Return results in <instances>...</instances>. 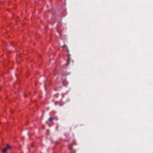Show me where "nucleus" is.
I'll list each match as a JSON object with an SVG mask.
<instances>
[{"label":"nucleus","mask_w":153,"mask_h":153,"mask_svg":"<svg viewBox=\"0 0 153 153\" xmlns=\"http://www.w3.org/2000/svg\"><path fill=\"white\" fill-rule=\"evenodd\" d=\"M11 148V146L10 145H9L8 144H7V146L3 149V150H2V152L3 153H4L6 152L7 149H10Z\"/></svg>","instance_id":"obj_1"},{"label":"nucleus","mask_w":153,"mask_h":153,"mask_svg":"<svg viewBox=\"0 0 153 153\" xmlns=\"http://www.w3.org/2000/svg\"><path fill=\"white\" fill-rule=\"evenodd\" d=\"M54 119V118L52 117H51L49 118L48 120L49 121H52Z\"/></svg>","instance_id":"obj_2"},{"label":"nucleus","mask_w":153,"mask_h":153,"mask_svg":"<svg viewBox=\"0 0 153 153\" xmlns=\"http://www.w3.org/2000/svg\"><path fill=\"white\" fill-rule=\"evenodd\" d=\"M70 62V61H68L67 63L66 64V66H68L69 65V63Z\"/></svg>","instance_id":"obj_3"},{"label":"nucleus","mask_w":153,"mask_h":153,"mask_svg":"<svg viewBox=\"0 0 153 153\" xmlns=\"http://www.w3.org/2000/svg\"><path fill=\"white\" fill-rule=\"evenodd\" d=\"M67 56H68V57H70V56H71V55L68 53L67 54Z\"/></svg>","instance_id":"obj_4"},{"label":"nucleus","mask_w":153,"mask_h":153,"mask_svg":"<svg viewBox=\"0 0 153 153\" xmlns=\"http://www.w3.org/2000/svg\"><path fill=\"white\" fill-rule=\"evenodd\" d=\"M72 147L71 146H70L69 147V149L70 150L71 149Z\"/></svg>","instance_id":"obj_5"},{"label":"nucleus","mask_w":153,"mask_h":153,"mask_svg":"<svg viewBox=\"0 0 153 153\" xmlns=\"http://www.w3.org/2000/svg\"><path fill=\"white\" fill-rule=\"evenodd\" d=\"M66 47V45L65 44H64L63 45L62 47Z\"/></svg>","instance_id":"obj_6"},{"label":"nucleus","mask_w":153,"mask_h":153,"mask_svg":"<svg viewBox=\"0 0 153 153\" xmlns=\"http://www.w3.org/2000/svg\"><path fill=\"white\" fill-rule=\"evenodd\" d=\"M68 61H70L71 59L70 58V57H68Z\"/></svg>","instance_id":"obj_7"},{"label":"nucleus","mask_w":153,"mask_h":153,"mask_svg":"<svg viewBox=\"0 0 153 153\" xmlns=\"http://www.w3.org/2000/svg\"><path fill=\"white\" fill-rule=\"evenodd\" d=\"M24 96L25 97H26L27 96V95L26 94H24Z\"/></svg>","instance_id":"obj_8"},{"label":"nucleus","mask_w":153,"mask_h":153,"mask_svg":"<svg viewBox=\"0 0 153 153\" xmlns=\"http://www.w3.org/2000/svg\"><path fill=\"white\" fill-rule=\"evenodd\" d=\"M58 103V102H55V105H57V104Z\"/></svg>","instance_id":"obj_9"},{"label":"nucleus","mask_w":153,"mask_h":153,"mask_svg":"<svg viewBox=\"0 0 153 153\" xmlns=\"http://www.w3.org/2000/svg\"><path fill=\"white\" fill-rule=\"evenodd\" d=\"M10 112H11V113H13V111H12H12H10Z\"/></svg>","instance_id":"obj_10"},{"label":"nucleus","mask_w":153,"mask_h":153,"mask_svg":"<svg viewBox=\"0 0 153 153\" xmlns=\"http://www.w3.org/2000/svg\"><path fill=\"white\" fill-rule=\"evenodd\" d=\"M67 51H68V52H69V50H67Z\"/></svg>","instance_id":"obj_11"},{"label":"nucleus","mask_w":153,"mask_h":153,"mask_svg":"<svg viewBox=\"0 0 153 153\" xmlns=\"http://www.w3.org/2000/svg\"><path fill=\"white\" fill-rule=\"evenodd\" d=\"M64 97V95H63L62 96V97Z\"/></svg>","instance_id":"obj_12"},{"label":"nucleus","mask_w":153,"mask_h":153,"mask_svg":"<svg viewBox=\"0 0 153 153\" xmlns=\"http://www.w3.org/2000/svg\"><path fill=\"white\" fill-rule=\"evenodd\" d=\"M32 146H33L32 145Z\"/></svg>","instance_id":"obj_13"}]
</instances>
